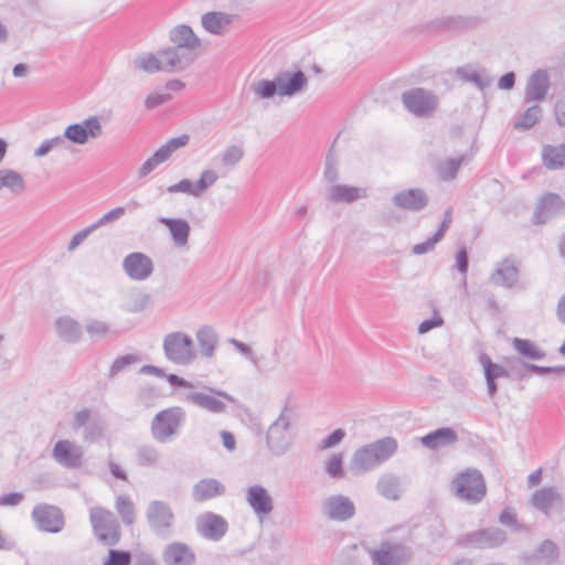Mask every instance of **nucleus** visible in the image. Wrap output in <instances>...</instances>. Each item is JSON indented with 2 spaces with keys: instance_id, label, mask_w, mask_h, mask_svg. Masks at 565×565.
<instances>
[{
  "instance_id": "obj_1",
  "label": "nucleus",
  "mask_w": 565,
  "mask_h": 565,
  "mask_svg": "<svg viewBox=\"0 0 565 565\" xmlns=\"http://www.w3.org/2000/svg\"><path fill=\"white\" fill-rule=\"evenodd\" d=\"M308 77L300 71H280L273 79H262L254 84L253 90L262 99L275 96L292 98L302 94L308 87Z\"/></svg>"
},
{
  "instance_id": "obj_2",
  "label": "nucleus",
  "mask_w": 565,
  "mask_h": 565,
  "mask_svg": "<svg viewBox=\"0 0 565 565\" xmlns=\"http://www.w3.org/2000/svg\"><path fill=\"white\" fill-rule=\"evenodd\" d=\"M398 449L394 437H383L358 448L350 460V469L354 475H362L376 469L391 459Z\"/></svg>"
},
{
  "instance_id": "obj_3",
  "label": "nucleus",
  "mask_w": 565,
  "mask_h": 565,
  "mask_svg": "<svg viewBox=\"0 0 565 565\" xmlns=\"http://www.w3.org/2000/svg\"><path fill=\"white\" fill-rule=\"evenodd\" d=\"M296 417L295 407H292L289 399L286 398L280 414L268 426L264 438L266 448L273 456L280 457L291 448L294 437L290 429L296 422Z\"/></svg>"
},
{
  "instance_id": "obj_4",
  "label": "nucleus",
  "mask_w": 565,
  "mask_h": 565,
  "mask_svg": "<svg viewBox=\"0 0 565 565\" xmlns=\"http://www.w3.org/2000/svg\"><path fill=\"white\" fill-rule=\"evenodd\" d=\"M185 422L183 408L174 406L157 413L151 422L152 437L161 444L174 439Z\"/></svg>"
},
{
  "instance_id": "obj_5",
  "label": "nucleus",
  "mask_w": 565,
  "mask_h": 565,
  "mask_svg": "<svg viewBox=\"0 0 565 565\" xmlns=\"http://www.w3.org/2000/svg\"><path fill=\"white\" fill-rule=\"evenodd\" d=\"M163 352L167 360L177 365H189L196 359L193 340L184 332L175 331L163 338Z\"/></svg>"
},
{
  "instance_id": "obj_6",
  "label": "nucleus",
  "mask_w": 565,
  "mask_h": 565,
  "mask_svg": "<svg viewBox=\"0 0 565 565\" xmlns=\"http://www.w3.org/2000/svg\"><path fill=\"white\" fill-rule=\"evenodd\" d=\"M452 490L460 500L478 503L484 498L487 487L479 470L468 469L454 479Z\"/></svg>"
},
{
  "instance_id": "obj_7",
  "label": "nucleus",
  "mask_w": 565,
  "mask_h": 565,
  "mask_svg": "<svg viewBox=\"0 0 565 565\" xmlns=\"http://www.w3.org/2000/svg\"><path fill=\"white\" fill-rule=\"evenodd\" d=\"M373 565H407L414 551L404 542L383 541L377 548L369 551Z\"/></svg>"
},
{
  "instance_id": "obj_8",
  "label": "nucleus",
  "mask_w": 565,
  "mask_h": 565,
  "mask_svg": "<svg viewBox=\"0 0 565 565\" xmlns=\"http://www.w3.org/2000/svg\"><path fill=\"white\" fill-rule=\"evenodd\" d=\"M89 518L94 533L99 542L108 546L116 545L119 542L120 529L113 512L96 507L90 509Z\"/></svg>"
},
{
  "instance_id": "obj_9",
  "label": "nucleus",
  "mask_w": 565,
  "mask_h": 565,
  "mask_svg": "<svg viewBox=\"0 0 565 565\" xmlns=\"http://www.w3.org/2000/svg\"><path fill=\"white\" fill-rule=\"evenodd\" d=\"M146 519L150 530L162 539L172 534L175 516L169 503L161 500H152L146 509Z\"/></svg>"
},
{
  "instance_id": "obj_10",
  "label": "nucleus",
  "mask_w": 565,
  "mask_h": 565,
  "mask_svg": "<svg viewBox=\"0 0 565 565\" xmlns=\"http://www.w3.org/2000/svg\"><path fill=\"white\" fill-rule=\"evenodd\" d=\"M401 99L404 107L416 117H428L438 106V97L423 87L405 90Z\"/></svg>"
},
{
  "instance_id": "obj_11",
  "label": "nucleus",
  "mask_w": 565,
  "mask_h": 565,
  "mask_svg": "<svg viewBox=\"0 0 565 565\" xmlns=\"http://www.w3.org/2000/svg\"><path fill=\"white\" fill-rule=\"evenodd\" d=\"M64 132L70 143L84 146L102 136L103 126L99 117L90 116L79 122L67 125Z\"/></svg>"
},
{
  "instance_id": "obj_12",
  "label": "nucleus",
  "mask_w": 565,
  "mask_h": 565,
  "mask_svg": "<svg viewBox=\"0 0 565 565\" xmlns=\"http://www.w3.org/2000/svg\"><path fill=\"white\" fill-rule=\"evenodd\" d=\"M31 516L41 532L60 533L65 525L64 514L56 505L39 503L33 508Z\"/></svg>"
},
{
  "instance_id": "obj_13",
  "label": "nucleus",
  "mask_w": 565,
  "mask_h": 565,
  "mask_svg": "<svg viewBox=\"0 0 565 565\" xmlns=\"http://www.w3.org/2000/svg\"><path fill=\"white\" fill-rule=\"evenodd\" d=\"M52 458L65 469H78L83 465L84 450L72 440L60 439L53 446Z\"/></svg>"
},
{
  "instance_id": "obj_14",
  "label": "nucleus",
  "mask_w": 565,
  "mask_h": 565,
  "mask_svg": "<svg viewBox=\"0 0 565 565\" xmlns=\"http://www.w3.org/2000/svg\"><path fill=\"white\" fill-rule=\"evenodd\" d=\"M321 511L329 520L345 522L354 516L355 505L349 497L332 494L323 500Z\"/></svg>"
},
{
  "instance_id": "obj_15",
  "label": "nucleus",
  "mask_w": 565,
  "mask_h": 565,
  "mask_svg": "<svg viewBox=\"0 0 565 565\" xmlns=\"http://www.w3.org/2000/svg\"><path fill=\"white\" fill-rule=\"evenodd\" d=\"M520 266L516 258L509 256L495 264L489 280L494 286L514 288L519 282Z\"/></svg>"
},
{
  "instance_id": "obj_16",
  "label": "nucleus",
  "mask_w": 565,
  "mask_h": 565,
  "mask_svg": "<svg viewBox=\"0 0 565 565\" xmlns=\"http://www.w3.org/2000/svg\"><path fill=\"white\" fill-rule=\"evenodd\" d=\"M563 213H565V201L558 194L548 192L539 199L532 221L541 225Z\"/></svg>"
},
{
  "instance_id": "obj_17",
  "label": "nucleus",
  "mask_w": 565,
  "mask_h": 565,
  "mask_svg": "<svg viewBox=\"0 0 565 565\" xmlns=\"http://www.w3.org/2000/svg\"><path fill=\"white\" fill-rule=\"evenodd\" d=\"M122 269L130 279L142 281L152 275L153 262L148 255L135 252L124 258Z\"/></svg>"
},
{
  "instance_id": "obj_18",
  "label": "nucleus",
  "mask_w": 565,
  "mask_h": 565,
  "mask_svg": "<svg viewBox=\"0 0 565 565\" xmlns=\"http://www.w3.org/2000/svg\"><path fill=\"white\" fill-rule=\"evenodd\" d=\"M249 507L263 526L274 511V499L264 487L259 484L249 486Z\"/></svg>"
},
{
  "instance_id": "obj_19",
  "label": "nucleus",
  "mask_w": 565,
  "mask_h": 565,
  "mask_svg": "<svg viewBox=\"0 0 565 565\" xmlns=\"http://www.w3.org/2000/svg\"><path fill=\"white\" fill-rule=\"evenodd\" d=\"M429 199L425 190L411 188L396 192L392 196L394 206L409 212H419L428 205Z\"/></svg>"
},
{
  "instance_id": "obj_20",
  "label": "nucleus",
  "mask_w": 565,
  "mask_h": 565,
  "mask_svg": "<svg viewBox=\"0 0 565 565\" xmlns=\"http://www.w3.org/2000/svg\"><path fill=\"white\" fill-rule=\"evenodd\" d=\"M163 51L166 67L169 73L182 72L192 65L199 54L178 45L170 46Z\"/></svg>"
},
{
  "instance_id": "obj_21",
  "label": "nucleus",
  "mask_w": 565,
  "mask_h": 565,
  "mask_svg": "<svg viewBox=\"0 0 565 565\" xmlns=\"http://www.w3.org/2000/svg\"><path fill=\"white\" fill-rule=\"evenodd\" d=\"M198 531L207 540L220 541L227 531V522L221 515L206 512L198 520Z\"/></svg>"
},
{
  "instance_id": "obj_22",
  "label": "nucleus",
  "mask_w": 565,
  "mask_h": 565,
  "mask_svg": "<svg viewBox=\"0 0 565 565\" xmlns=\"http://www.w3.org/2000/svg\"><path fill=\"white\" fill-rule=\"evenodd\" d=\"M158 222L168 228L171 241L177 248H188L191 226L185 218L161 216Z\"/></svg>"
},
{
  "instance_id": "obj_23",
  "label": "nucleus",
  "mask_w": 565,
  "mask_h": 565,
  "mask_svg": "<svg viewBox=\"0 0 565 565\" xmlns=\"http://www.w3.org/2000/svg\"><path fill=\"white\" fill-rule=\"evenodd\" d=\"M505 541L507 533L499 527L479 530L466 535V542L478 548L497 547Z\"/></svg>"
},
{
  "instance_id": "obj_24",
  "label": "nucleus",
  "mask_w": 565,
  "mask_h": 565,
  "mask_svg": "<svg viewBox=\"0 0 565 565\" xmlns=\"http://www.w3.org/2000/svg\"><path fill=\"white\" fill-rule=\"evenodd\" d=\"M235 19V14L210 11L201 15V26L212 35L224 36Z\"/></svg>"
},
{
  "instance_id": "obj_25",
  "label": "nucleus",
  "mask_w": 565,
  "mask_h": 565,
  "mask_svg": "<svg viewBox=\"0 0 565 565\" xmlns=\"http://www.w3.org/2000/svg\"><path fill=\"white\" fill-rule=\"evenodd\" d=\"M170 41L172 44L184 47L200 55L202 50V40L194 33L191 26L179 24L171 29Z\"/></svg>"
},
{
  "instance_id": "obj_26",
  "label": "nucleus",
  "mask_w": 565,
  "mask_h": 565,
  "mask_svg": "<svg viewBox=\"0 0 565 565\" xmlns=\"http://www.w3.org/2000/svg\"><path fill=\"white\" fill-rule=\"evenodd\" d=\"M550 88V77L545 70L535 71L529 78L525 88V102L544 100Z\"/></svg>"
},
{
  "instance_id": "obj_27",
  "label": "nucleus",
  "mask_w": 565,
  "mask_h": 565,
  "mask_svg": "<svg viewBox=\"0 0 565 565\" xmlns=\"http://www.w3.org/2000/svg\"><path fill=\"white\" fill-rule=\"evenodd\" d=\"M367 196L365 188L351 186L345 184L332 185L328 189L326 199L332 203H352Z\"/></svg>"
},
{
  "instance_id": "obj_28",
  "label": "nucleus",
  "mask_w": 565,
  "mask_h": 565,
  "mask_svg": "<svg viewBox=\"0 0 565 565\" xmlns=\"http://www.w3.org/2000/svg\"><path fill=\"white\" fill-rule=\"evenodd\" d=\"M531 503L535 509L548 515L553 507L563 504V498L556 488L544 487L532 494Z\"/></svg>"
},
{
  "instance_id": "obj_29",
  "label": "nucleus",
  "mask_w": 565,
  "mask_h": 565,
  "mask_svg": "<svg viewBox=\"0 0 565 565\" xmlns=\"http://www.w3.org/2000/svg\"><path fill=\"white\" fill-rule=\"evenodd\" d=\"M162 558L168 565H193L194 554L184 543L174 542L166 546Z\"/></svg>"
},
{
  "instance_id": "obj_30",
  "label": "nucleus",
  "mask_w": 565,
  "mask_h": 565,
  "mask_svg": "<svg viewBox=\"0 0 565 565\" xmlns=\"http://www.w3.org/2000/svg\"><path fill=\"white\" fill-rule=\"evenodd\" d=\"M558 556V546L553 541L545 540L533 553H526L522 558L527 565H535L537 563L553 564Z\"/></svg>"
},
{
  "instance_id": "obj_31",
  "label": "nucleus",
  "mask_w": 565,
  "mask_h": 565,
  "mask_svg": "<svg viewBox=\"0 0 565 565\" xmlns=\"http://www.w3.org/2000/svg\"><path fill=\"white\" fill-rule=\"evenodd\" d=\"M185 402L213 414L223 413L226 405L216 396L206 392H189L184 396Z\"/></svg>"
},
{
  "instance_id": "obj_32",
  "label": "nucleus",
  "mask_w": 565,
  "mask_h": 565,
  "mask_svg": "<svg viewBox=\"0 0 565 565\" xmlns=\"http://www.w3.org/2000/svg\"><path fill=\"white\" fill-rule=\"evenodd\" d=\"M479 362L483 367L488 394L493 397L498 390L495 380L500 377H507L508 371L502 365L493 363L490 356L484 353L479 356Z\"/></svg>"
},
{
  "instance_id": "obj_33",
  "label": "nucleus",
  "mask_w": 565,
  "mask_h": 565,
  "mask_svg": "<svg viewBox=\"0 0 565 565\" xmlns=\"http://www.w3.org/2000/svg\"><path fill=\"white\" fill-rule=\"evenodd\" d=\"M457 440V433L450 427L438 428L420 438V443L429 449L449 446Z\"/></svg>"
},
{
  "instance_id": "obj_34",
  "label": "nucleus",
  "mask_w": 565,
  "mask_h": 565,
  "mask_svg": "<svg viewBox=\"0 0 565 565\" xmlns=\"http://www.w3.org/2000/svg\"><path fill=\"white\" fill-rule=\"evenodd\" d=\"M7 189L12 195L19 196L26 190L23 175L9 168L0 169V191Z\"/></svg>"
},
{
  "instance_id": "obj_35",
  "label": "nucleus",
  "mask_w": 565,
  "mask_h": 565,
  "mask_svg": "<svg viewBox=\"0 0 565 565\" xmlns=\"http://www.w3.org/2000/svg\"><path fill=\"white\" fill-rule=\"evenodd\" d=\"M224 486L215 479H202L194 484L192 490L193 500L202 502L223 494Z\"/></svg>"
},
{
  "instance_id": "obj_36",
  "label": "nucleus",
  "mask_w": 565,
  "mask_h": 565,
  "mask_svg": "<svg viewBox=\"0 0 565 565\" xmlns=\"http://www.w3.org/2000/svg\"><path fill=\"white\" fill-rule=\"evenodd\" d=\"M195 338L200 353L207 359L213 358L218 343L215 330L210 326H203L196 331Z\"/></svg>"
},
{
  "instance_id": "obj_37",
  "label": "nucleus",
  "mask_w": 565,
  "mask_h": 565,
  "mask_svg": "<svg viewBox=\"0 0 565 565\" xmlns=\"http://www.w3.org/2000/svg\"><path fill=\"white\" fill-rule=\"evenodd\" d=\"M542 162L548 170L565 169V143L545 145L542 149Z\"/></svg>"
},
{
  "instance_id": "obj_38",
  "label": "nucleus",
  "mask_w": 565,
  "mask_h": 565,
  "mask_svg": "<svg viewBox=\"0 0 565 565\" xmlns=\"http://www.w3.org/2000/svg\"><path fill=\"white\" fill-rule=\"evenodd\" d=\"M376 490L382 497L393 501L398 500L403 492L399 478L392 473L380 477L376 483Z\"/></svg>"
},
{
  "instance_id": "obj_39",
  "label": "nucleus",
  "mask_w": 565,
  "mask_h": 565,
  "mask_svg": "<svg viewBox=\"0 0 565 565\" xmlns=\"http://www.w3.org/2000/svg\"><path fill=\"white\" fill-rule=\"evenodd\" d=\"M134 64L137 68L147 73L168 72L163 51H159L157 55L151 53L141 54L135 58Z\"/></svg>"
},
{
  "instance_id": "obj_40",
  "label": "nucleus",
  "mask_w": 565,
  "mask_h": 565,
  "mask_svg": "<svg viewBox=\"0 0 565 565\" xmlns=\"http://www.w3.org/2000/svg\"><path fill=\"white\" fill-rule=\"evenodd\" d=\"M466 157L460 156L457 158H448L439 160L435 164V171L438 178L443 181H451L457 177L459 169L465 162Z\"/></svg>"
},
{
  "instance_id": "obj_41",
  "label": "nucleus",
  "mask_w": 565,
  "mask_h": 565,
  "mask_svg": "<svg viewBox=\"0 0 565 565\" xmlns=\"http://www.w3.org/2000/svg\"><path fill=\"white\" fill-rule=\"evenodd\" d=\"M55 327L58 335L66 342H76L82 334L79 323L70 317L58 318Z\"/></svg>"
},
{
  "instance_id": "obj_42",
  "label": "nucleus",
  "mask_w": 565,
  "mask_h": 565,
  "mask_svg": "<svg viewBox=\"0 0 565 565\" xmlns=\"http://www.w3.org/2000/svg\"><path fill=\"white\" fill-rule=\"evenodd\" d=\"M249 360L260 372L271 371L277 364V356L273 349L262 352L249 347Z\"/></svg>"
},
{
  "instance_id": "obj_43",
  "label": "nucleus",
  "mask_w": 565,
  "mask_h": 565,
  "mask_svg": "<svg viewBox=\"0 0 565 565\" xmlns=\"http://www.w3.org/2000/svg\"><path fill=\"white\" fill-rule=\"evenodd\" d=\"M457 75L465 82L472 83L479 89L483 90L489 87L492 83L491 76L486 72V70H471L469 67H459L457 70Z\"/></svg>"
},
{
  "instance_id": "obj_44",
  "label": "nucleus",
  "mask_w": 565,
  "mask_h": 565,
  "mask_svg": "<svg viewBox=\"0 0 565 565\" xmlns=\"http://www.w3.org/2000/svg\"><path fill=\"white\" fill-rule=\"evenodd\" d=\"M115 509L125 525H131L136 521L135 504L128 495H118Z\"/></svg>"
},
{
  "instance_id": "obj_45",
  "label": "nucleus",
  "mask_w": 565,
  "mask_h": 565,
  "mask_svg": "<svg viewBox=\"0 0 565 565\" xmlns=\"http://www.w3.org/2000/svg\"><path fill=\"white\" fill-rule=\"evenodd\" d=\"M512 344L520 354L532 360H542L546 355L544 350L540 349L533 341L527 339L514 338Z\"/></svg>"
},
{
  "instance_id": "obj_46",
  "label": "nucleus",
  "mask_w": 565,
  "mask_h": 565,
  "mask_svg": "<svg viewBox=\"0 0 565 565\" xmlns=\"http://www.w3.org/2000/svg\"><path fill=\"white\" fill-rule=\"evenodd\" d=\"M541 117L542 108L539 105H533L519 116L514 127L521 129H530L540 120Z\"/></svg>"
},
{
  "instance_id": "obj_47",
  "label": "nucleus",
  "mask_w": 565,
  "mask_h": 565,
  "mask_svg": "<svg viewBox=\"0 0 565 565\" xmlns=\"http://www.w3.org/2000/svg\"><path fill=\"white\" fill-rule=\"evenodd\" d=\"M326 473L334 479H340L343 473V455L340 452L332 454L324 462Z\"/></svg>"
},
{
  "instance_id": "obj_48",
  "label": "nucleus",
  "mask_w": 565,
  "mask_h": 565,
  "mask_svg": "<svg viewBox=\"0 0 565 565\" xmlns=\"http://www.w3.org/2000/svg\"><path fill=\"white\" fill-rule=\"evenodd\" d=\"M189 141H190V136L186 134H183L181 136L170 139L164 145H162L158 150L160 151V153L162 156H164L166 160H169L174 151L188 146Z\"/></svg>"
},
{
  "instance_id": "obj_49",
  "label": "nucleus",
  "mask_w": 565,
  "mask_h": 565,
  "mask_svg": "<svg viewBox=\"0 0 565 565\" xmlns=\"http://www.w3.org/2000/svg\"><path fill=\"white\" fill-rule=\"evenodd\" d=\"M159 451L153 446H141L137 450V461L140 466H153L159 460Z\"/></svg>"
},
{
  "instance_id": "obj_50",
  "label": "nucleus",
  "mask_w": 565,
  "mask_h": 565,
  "mask_svg": "<svg viewBox=\"0 0 565 565\" xmlns=\"http://www.w3.org/2000/svg\"><path fill=\"white\" fill-rule=\"evenodd\" d=\"M244 157V149L239 146L227 147L221 157V162L224 167L233 168Z\"/></svg>"
},
{
  "instance_id": "obj_51",
  "label": "nucleus",
  "mask_w": 565,
  "mask_h": 565,
  "mask_svg": "<svg viewBox=\"0 0 565 565\" xmlns=\"http://www.w3.org/2000/svg\"><path fill=\"white\" fill-rule=\"evenodd\" d=\"M218 179L217 173L214 170L207 169L202 171L200 178L196 182H194L195 191L198 192V196H200L203 192H205L210 186H212Z\"/></svg>"
},
{
  "instance_id": "obj_52",
  "label": "nucleus",
  "mask_w": 565,
  "mask_h": 565,
  "mask_svg": "<svg viewBox=\"0 0 565 565\" xmlns=\"http://www.w3.org/2000/svg\"><path fill=\"white\" fill-rule=\"evenodd\" d=\"M167 160L164 159V156L160 153L159 150H157L150 158H148L142 166L140 167L138 174L139 178H145L148 174H150L153 170L157 169V167Z\"/></svg>"
},
{
  "instance_id": "obj_53",
  "label": "nucleus",
  "mask_w": 565,
  "mask_h": 565,
  "mask_svg": "<svg viewBox=\"0 0 565 565\" xmlns=\"http://www.w3.org/2000/svg\"><path fill=\"white\" fill-rule=\"evenodd\" d=\"M126 213V209L124 206H117L110 211H108L106 214H104L100 218H98L95 223L92 224L94 226V230L102 226H106L110 223H114L121 218Z\"/></svg>"
},
{
  "instance_id": "obj_54",
  "label": "nucleus",
  "mask_w": 565,
  "mask_h": 565,
  "mask_svg": "<svg viewBox=\"0 0 565 565\" xmlns=\"http://www.w3.org/2000/svg\"><path fill=\"white\" fill-rule=\"evenodd\" d=\"M104 427L98 419H92L84 427L83 439L88 443H93L102 437Z\"/></svg>"
},
{
  "instance_id": "obj_55",
  "label": "nucleus",
  "mask_w": 565,
  "mask_h": 565,
  "mask_svg": "<svg viewBox=\"0 0 565 565\" xmlns=\"http://www.w3.org/2000/svg\"><path fill=\"white\" fill-rule=\"evenodd\" d=\"M168 193H185L192 196L198 198V192L195 191L194 182L189 179H182L178 183L171 184L167 188Z\"/></svg>"
},
{
  "instance_id": "obj_56",
  "label": "nucleus",
  "mask_w": 565,
  "mask_h": 565,
  "mask_svg": "<svg viewBox=\"0 0 565 565\" xmlns=\"http://www.w3.org/2000/svg\"><path fill=\"white\" fill-rule=\"evenodd\" d=\"M171 99L172 95L168 92H154L146 98L145 106L148 109H154L161 105L169 103Z\"/></svg>"
},
{
  "instance_id": "obj_57",
  "label": "nucleus",
  "mask_w": 565,
  "mask_h": 565,
  "mask_svg": "<svg viewBox=\"0 0 565 565\" xmlns=\"http://www.w3.org/2000/svg\"><path fill=\"white\" fill-rule=\"evenodd\" d=\"M131 554L126 551L110 550L107 561L104 565H129Z\"/></svg>"
},
{
  "instance_id": "obj_58",
  "label": "nucleus",
  "mask_w": 565,
  "mask_h": 565,
  "mask_svg": "<svg viewBox=\"0 0 565 565\" xmlns=\"http://www.w3.org/2000/svg\"><path fill=\"white\" fill-rule=\"evenodd\" d=\"M345 437V431L341 428L333 430L329 436L323 438L319 445L320 450H327L338 446Z\"/></svg>"
},
{
  "instance_id": "obj_59",
  "label": "nucleus",
  "mask_w": 565,
  "mask_h": 565,
  "mask_svg": "<svg viewBox=\"0 0 565 565\" xmlns=\"http://www.w3.org/2000/svg\"><path fill=\"white\" fill-rule=\"evenodd\" d=\"M138 361H139V358L134 354H127V355L119 356L114 361V363L110 367V374L116 375L119 372H121L124 369H126L127 366H129L134 363H137Z\"/></svg>"
},
{
  "instance_id": "obj_60",
  "label": "nucleus",
  "mask_w": 565,
  "mask_h": 565,
  "mask_svg": "<svg viewBox=\"0 0 565 565\" xmlns=\"http://www.w3.org/2000/svg\"><path fill=\"white\" fill-rule=\"evenodd\" d=\"M439 241H441L440 234H434L431 237H429L425 242L414 245L412 248V252L414 255L426 254L428 252H431Z\"/></svg>"
},
{
  "instance_id": "obj_61",
  "label": "nucleus",
  "mask_w": 565,
  "mask_h": 565,
  "mask_svg": "<svg viewBox=\"0 0 565 565\" xmlns=\"http://www.w3.org/2000/svg\"><path fill=\"white\" fill-rule=\"evenodd\" d=\"M93 232L94 226L89 225L74 234L68 243L67 250L74 252Z\"/></svg>"
},
{
  "instance_id": "obj_62",
  "label": "nucleus",
  "mask_w": 565,
  "mask_h": 565,
  "mask_svg": "<svg viewBox=\"0 0 565 565\" xmlns=\"http://www.w3.org/2000/svg\"><path fill=\"white\" fill-rule=\"evenodd\" d=\"M85 329L90 337H103L109 331L108 326L105 322L98 320H92L87 322Z\"/></svg>"
},
{
  "instance_id": "obj_63",
  "label": "nucleus",
  "mask_w": 565,
  "mask_h": 565,
  "mask_svg": "<svg viewBox=\"0 0 565 565\" xmlns=\"http://www.w3.org/2000/svg\"><path fill=\"white\" fill-rule=\"evenodd\" d=\"M444 324V319L437 312L434 313L431 319H426L422 321L418 326V333L424 334L433 330L434 328L441 327Z\"/></svg>"
},
{
  "instance_id": "obj_64",
  "label": "nucleus",
  "mask_w": 565,
  "mask_h": 565,
  "mask_svg": "<svg viewBox=\"0 0 565 565\" xmlns=\"http://www.w3.org/2000/svg\"><path fill=\"white\" fill-rule=\"evenodd\" d=\"M93 418L90 417V412L86 408L76 412L73 418L72 427L74 430H78L81 428H84L88 422H90Z\"/></svg>"
}]
</instances>
